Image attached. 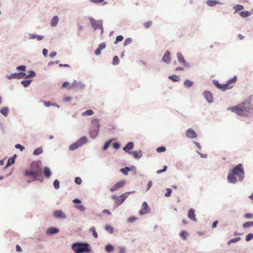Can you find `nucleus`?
Here are the masks:
<instances>
[{"label": "nucleus", "instance_id": "18", "mask_svg": "<svg viewBox=\"0 0 253 253\" xmlns=\"http://www.w3.org/2000/svg\"><path fill=\"white\" fill-rule=\"evenodd\" d=\"M136 159H139L142 156V152L141 150L139 151H133L130 152V154Z\"/></svg>", "mask_w": 253, "mask_h": 253}, {"label": "nucleus", "instance_id": "24", "mask_svg": "<svg viewBox=\"0 0 253 253\" xmlns=\"http://www.w3.org/2000/svg\"><path fill=\"white\" fill-rule=\"evenodd\" d=\"M59 231V229L56 227H51L49 228L47 230V234H55L58 233Z\"/></svg>", "mask_w": 253, "mask_h": 253}, {"label": "nucleus", "instance_id": "20", "mask_svg": "<svg viewBox=\"0 0 253 253\" xmlns=\"http://www.w3.org/2000/svg\"><path fill=\"white\" fill-rule=\"evenodd\" d=\"M54 216L56 218H66L65 214L61 211H56L54 212Z\"/></svg>", "mask_w": 253, "mask_h": 253}, {"label": "nucleus", "instance_id": "8", "mask_svg": "<svg viewBox=\"0 0 253 253\" xmlns=\"http://www.w3.org/2000/svg\"><path fill=\"white\" fill-rule=\"evenodd\" d=\"M203 95L208 103L211 104L213 101V97L212 93L209 90H205L203 92Z\"/></svg>", "mask_w": 253, "mask_h": 253}, {"label": "nucleus", "instance_id": "64", "mask_svg": "<svg viewBox=\"0 0 253 253\" xmlns=\"http://www.w3.org/2000/svg\"><path fill=\"white\" fill-rule=\"evenodd\" d=\"M197 152L200 155L201 157L204 158H207L208 157V155L207 154H202L200 153L199 151H197Z\"/></svg>", "mask_w": 253, "mask_h": 253}, {"label": "nucleus", "instance_id": "26", "mask_svg": "<svg viewBox=\"0 0 253 253\" xmlns=\"http://www.w3.org/2000/svg\"><path fill=\"white\" fill-rule=\"evenodd\" d=\"M239 15L242 18H245L249 17L251 15V13L248 11H242L239 13Z\"/></svg>", "mask_w": 253, "mask_h": 253}, {"label": "nucleus", "instance_id": "50", "mask_svg": "<svg viewBox=\"0 0 253 253\" xmlns=\"http://www.w3.org/2000/svg\"><path fill=\"white\" fill-rule=\"evenodd\" d=\"M124 39V37L122 35L117 36L116 40L114 42L115 44H117L119 42L122 41Z\"/></svg>", "mask_w": 253, "mask_h": 253}, {"label": "nucleus", "instance_id": "28", "mask_svg": "<svg viewBox=\"0 0 253 253\" xmlns=\"http://www.w3.org/2000/svg\"><path fill=\"white\" fill-rule=\"evenodd\" d=\"M16 157V155H15L12 158H10L7 161L6 166L5 167V169L10 166V165L13 164L15 163V158Z\"/></svg>", "mask_w": 253, "mask_h": 253}, {"label": "nucleus", "instance_id": "52", "mask_svg": "<svg viewBox=\"0 0 253 253\" xmlns=\"http://www.w3.org/2000/svg\"><path fill=\"white\" fill-rule=\"evenodd\" d=\"M143 25L146 29H148L152 25V22L151 21H148L144 23Z\"/></svg>", "mask_w": 253, "mask_h": 253}, {"label": "nucleus", "instance_id": "54", "mask_svg": "<svg viewBox=\"0 0 253 253\" xmlns=\"http://www.w3.org/2000/svg\"><path fill=\"white\" fill-rule=\"evenodd\" d=\"M137 219V217L134 216H131L128 218L127 222L132 223L134 222Z\"/></svg>", "mask_w": 253, "mask_h": 253}, {"label": "nucleus", "instance_id": "61", "mask_svg": "<svg viewBox=\"0 0 253 253\" xmlns=\"http://www.w3.org/2000/svg\"><path fill=\"white\" fill-rule=\"evenodd\" d=\"M15 147L17 149H20L21 151H23L25 149L24 146H23L19 144L16 145Z\"/></svg>", "mask_w": 253, "mask_h": 253}, {"label": "nucleus", "instance_id": "32", "mask_svg": "<svg viewBox=\"0 0 253 253\" xmlns=\"http://www.w3.org/2000/svg\"><path fill=\"white\" fill-rule=\"evenodd\" d=\"M58 22V17L57 16H55L52 19L50 22V25L52 27L55 26Z\"/></svg>", "mask_w": 253, "mask_h": 253}, {"label": "nucleus", "instance_id": "47", "mask_svg": "<svg viewBox=\"0 0 253 253\" xmlns=\"http://www.w3.org/2000/svg\"><path fill=\"white\" fill-rule=\"evenodd\" d=\"M253 239V233H249L246 236L245 240L247 242H249Z\"/></svg>", "mask_w": 253, "mask_h": 253}, {"label": "nucleus", "instance_id": "51", "mask_svg": "<svg viewBox=\"0 0 253 253\" xmlns=\"http://www.w3.org/2000/svg\"><path fill=\"white\" fill-rule=\"evenodd\" d=\"M212 84H214V86H215L217 88H218H218H219V87H220V86L221 84H220V83H219V82H218L217 80L214 79V80H213L212 81Z\"/></svg>", "mask_w": 253, "mask_h": 253}, {"label": "nucleus", "instance_id": "59", "mask_svg": "<svg viewBox=\"0 0 253 253\" xmlns=\"http://www.w3.org/2000/svg\"><path fill=\"white\" fill-rule=\"evenodd\" d=\"M75 181L76 184H81L82 180L80 177H76Z\"/></svg>", "mask_w": 253, "mask_h": 253}, {"label": "nucleus", "instance_id": "49", "mask_svg": "<svg viewBox=\"0 0 253 253\" xmlns=\"http://www.w3.org/2000/svg\"><path fill=\"white\" fill-rule=\"evenodd\" d=\"M112 146L115 149L118 150L121 147V144L119 142L116 141L112 144Z\"/></svg>", "mask_w": 253, "mask_h": 253}, {"label": "nucleus", "instance_id": "63", "mask_svg": "<svg viewBox=\"0 0 253 253\" xmlns=\"http://www.w3.org/2000/svg\"><path fill=\"white\" fill-rule=\"evenodd\" d=\"M218 220H215L212 224V225H211V228H215L216 226H217V224H218Z\"/></svg>", "mask_w": 253, "mask_h": 253}, {"label": "nucleus", "instance_id": "2", "mask_svg": "<svg viewBox=\"0 0 253 253\" xmlns=\"http://www.w3.org/2000/svg\"><path fill=\"white\" fill-rule=\"evenodd\" d=\"M31 169H26L24 171V174L25 176H31L32 179L28 180V182L39 180V177L42 175V168L40 164L37 162H33L31 164Z\"/></svg>", "mask_w": 253, "mask_h": 253}, {"label": "nucleus", "instance_id": "35", "mask_svg": "<svg viewBox=\"0 0 253 253\" xmlns=\"http://www.w3.org/2000/svg\"><path fill=\"white\" fill-rule=\"evenodd\" d=\"M43 172L44 174L45 177H49L51 175V171L47 167H45L43 169Z\"/></svg>", "mask_w": 253, "mask_h": 253}, {"label": "nucleus", "instance_id": "43", "mask_svg": "<svg viewBox=\"0 0 253 253\" xmlns=\"http://www.w3.org/2000/svg\"><path fill=\"white\" fill-rule=\"evenodd\" d=\"M42 153V149L41 147L36 148L33 152L34 155H39Z\"/></svg>", "mask_w": 253, "mask_h": 253}, {"label": "nucleus", "instance_id": "13", "mask_svg": "<svg viewBox=\"0 0 253 253\" xmlns=\"http://www.w3.org/2000/svg\"><path fill=\"white\" fill-rule=\"evenodd\" d=\"M186 135L187 137L190 138H195L197 137V133L191 128H189L186 130Z\"/></svg>", "mask_w": 253, "mask_h": 253}, {"label": "nucleus", "instance_id": "37", "mask_svg": "<svg viewBox=\"0 0 253 253\" xmlns=\"http://www.w3.org/2000/svg\"><path fill=\"white\" fill-rule=\"evenodd\" d=\"M99 120H100L96 118V137L99 133V127L101 126V124L99 123Z\"/></svg>", "mask_w": 253, "mask_h": 253}, {"label": "nucleus", "instance_id": "6", "mask_svg": "<svg viewBox=\"0 0 253 253\" xmlns=\"http://www.w3.org/2000/svg\"><path fill=\"white\" fill-rule=\"evenodd\" d=\"M87 138L85 136H83L74 143L70 145L69 146V149L72 151L75 150L85 143L87 142Z\"/></svg>", "mask_w": 253, "mask_h": 253}, {"label": "nucleus", "instance_id": "23", "mask_svg": "<svg viewBox=\"0 0 253 253\" xmlns=\"http://www.w3.org/2000/svg\"><path fill=\"white\" fill-rule=\"evenodd\" d=\"M115 247L111 244H108L105 246V250L108 253H111L114 251Z\"/></svg>", "mask_w": 253, "mask_h": 253}, {"label": "nucleus", "instance_id": "7", "mask_svg": "<svg viewBox=\"0 0 253 253\" xmlns=\"http://www.w3.org/2000/svg\"><path fill=\"white\" fill-rule=\"evenodd\" d=\"M126 184V181L125 179L120 180L115 184L110 189L111 192H114L122 187H123Z\"/></svg>", "mask_w": 253, "mask_h": 253}, {"label": "nucleus", "instance_id": "11", "mask_svg": "<svg viewBox=\"0 0 253 253\" xmlns=\"http://www.w3.org/2000/svg\"><path fill=\"white\" fill-rule=\"evenodd\" d=\"M134 148V143L130 141L127 143L123 147V150L128 154H130L131 150Z\"/></svg>", "mask_w": 253, "mask_h": 253}, {"label": "nucleus", "instance_id": "58", "mask_svg": "<svg viewBox=\"0 0 253 253\" xmlns=\"http://www.w3.org/2000/svg\"><path fill=\"white\" fill-rule=\"evenodd\" d=\"M153 185V182L152 181L149 180L147 184V186L146 188V191H148L150 190V189L151 188L152 186Z\"/></svg>", "mask_w": 253, "mask_h": 253}, {"label": "nucleus", "instance_id": "10", "mask_svg": "<svg viewBox=\"0 0 253 253\" xmlns=\"http://www.w3.org/2000/svg\"><path fill=\"white\" fill-rule=\"evenodd\" d=\"M176 56L178 59V61L180 63L182 64L183 66L186 68H189L190 65L186 61L183 56L182 55L181 52H177L176 53Z\"/></svg>", "mask_w": 253, "mask_h": 253}, {"label": "nucleus", "instance_id": "55", "mask_svg": "<svg viewBox=\"0 0 253 253\" xmlns=\"http://www.w3.org/2000/svg\"><path fill=\"white\" fill-rule=\"evenodd\" d=\"M93 113H94V112H93V110H87L86 111L84 112L82 114V115L83 116L91 115H93Z\"/></svg>", "mask_w": 253, "mask_h": 253}, {"label": "nucleus", "instance_id": "36", "mask_svg": "<svg viewBox=\"0 0 253 253\" xmlns=\"http://www.w3.org/2000/svg\"><path fill=\"white\" fill-rule=\"evenodd\" d=\"M43 37L42 36L38 35L36 34H32L30 35V39H37L38 41L42 40Z\"/></svg>", "mask_w": 253, "mask_h": 253}, {"label": "nucleus", "instance_id": "17", "mask_svg": "<svg viewBox=\"0 0 253 253\" xmlns=\"http://www.w3.org/2000/svg\"><path fill=\"white\" fill-rule=\"evenodd\" d=\"M106 46V44L105 42H103L100 43L97 48L96 49V56L99 55L101 53V51L105 48Z\"/></svg>", "mask_w": 253, "mask_h": 253}, {"label": "nucleus", "instance_id": "25", "mask_svg": "<svg viewBox=\"0 0 253 253\" xmlns=\"http://www.w3.org/2000/svg\"><path fill=\"white\" fill-rule=\"evenodd\" d=\"M188 236V234L185 230H182L179 233V236L184 241L186 240Z\"/></svg>", "mask_w": 253, "mask_h": 253}, {"label": "nucleus", "instance_id": "4", "mask_svg": "<svg viewBox=\"0 0 253 253\" xmlns=\"http://www.w3.org/2000/svg\"><path fill=\"white\" fill-rule=\"evenodd\" d=\"M230 170L239 177L240 181H243L245 177V171L242 164H239L235 166Z\"/></svg>", "mask_w": 253, "mask_h": 253}, {"label": "nucleus", "instance_id": "53", "mask_svg": "<svg viewBox=\"0 0 253 253\" xmlns=\"http://www.w3.org/2000/svg\"><path fill=\"white\" fill-rule=\"evenodd\" d=\"M131 42V39L130 38H127L125 40L124 42V45L127 46V45L129 44Z\"/></svg>", "mask_w": 253, "mask_h": 253}, {"label": "nucleus", "instance_id": "56", "mask_svg": "<svg viewBox=\"0 0 253 253\" xmlns=\"http://www.w3.org/2000/svg\"><path fill=\"white\" fill-rule=\"evenodd\" d=\"M31 82V80H26L22 81L21 84L25 86H28Z\"/></svg>", "mask_w": 253, "mask_h": 253}, {"label": "nucleus", "instance_id": "34", "mask_svg": "<svg viewBox=\"0 0 253 253\" xmlns=\"http://www.w3.org/2000/svg\"><path fill=\"white\" fill-rule=\"evenodd\" d=\"M253 226V221H249L245 222L243 224V227L248 228Z\"/></svg>", "mask_w": 253, "mask_h": 253}, {"label": "nucleus", "instance_id": "1", "mask_svg": "<svg viewBox=\"0 0 253 253\" xmlns=\"http://www.w3.org/2000/svg\"><path fill=\"white\" fill-rule=\"evenodd\" d=\"M251 101V99L249 97L241 104L228 108L227 110H230L238 115L248 117L253 114V108L250 104Z\"/></svg>", "mask_w": 253, "mask_h": 253}, {"label": "nucleus", "instance_id": "44", "mask_svg": "<svg viewBox=\"0 0 253 253\" xmlns=\"http://www.w3.org/2000/svg\"><path fill=\"white\" fill-rule=\"evenodd\" d=\"M43 103L45 107H49L50 106H56L57 107H59V106L58 105H56V104H54V103H51L49 101H43Z\"/></svg>", "mask_w": 253, "mask_h": 253}, {"label": "nucleus", "instance_id": "48", "mask_svg": "<svg viewBox=\"0 0 253 253\" xmlns=\"http://www.w3.org/2000/svg\"><path fill=\"white\" fill-rule=\"evenodd\" d=\"M244 217L248 219H253V213L248 212L244 215Z\"/></svg>", "mask_w": 253, "mask_h": 253}, {"label": "nucleus", "instance_id": "15", "mask_svg": "<svg viewBox=\"0 0 253 253\" xmlns=\"http://www.w3.org/2000/svg\"><path fill=\"white\" fill-rule=\"evenodd\" d=\"M126 199V197L125 196V195L124 194L120 195L118 198L117 200H116V201H115L114 206L116 208L120 206L124 202V201H125V200Z\"/></svg>", "mask_w": 253, "mask_h": 253}, {"label": "nucleus", "instance_id": "46", "mask_svg": "<svg viewBox=\"0 0 253 253\" xmlns=\"http://www.w3.org/2000/svg\"><path fill=\"white\" fill-rule=\"evenodd\" d=\"M172 193V189L170 188H167L166 189V192L165 193V196L166 197H169L170 196Z\"/></svg>", "mask_w": 253, "mask_h": 253}, {"label": "nucleus", "instance_id": "42", "mask_svg": "<svg viewBox=\"0 0 253 253\" xmlns=\"http://www.w3.org/2000/svg\"><path fill=\"white\" fill-rule=\"evenodd\" d=\"M241 240L240 237H236L233 239H230L227 243L228 245L231 244V243H236Z\"/></svg>", "mask_w": 253, "mask_h": 253}, {"label": "nucleus", "instance_id": "57", "mask_svg": "<svg viewBox=\"0 0 253 253\" xmlns=\"http://www.w3.org/2000/svg\"><path fill=\"white\" fill-rule=\"evenodd\" d=\"M53 184L56 189H58L59 188V181L57 179L54 181Z\"/></svg>", "mask_w": 253, "mask_h": 253}, {"label": "nucleus", "instance_id": "21", "mask_svg": "<svg viewBox=\"0 0 253 253\" xmlns=\"http://www.w3.org/2000/svg\"><path fill=\"white\" fill-rule=\"evenodd\" d=\"M207 4L209 6L213 7L217 4H221V3L217 0H208L207 1Z\"/></svg>", "mask_w": 253, "mask_h": 253}, {"label": "nucleus", "instance_id": "12", "mask_svg": "<svg viewBox=\"0 0 253 253\" xmlns=\"http://www.w3.org/2000/svg\"><path fill=\"white\" fill-rule=\"evenodd\" d=\"M236 175L230 170L227 176L228 181L231 183H235L237 181Z\"/></svg>", "mask_w": 253, "mask_h": 253}, {"label": "nucleus", "instance_id": "3", "mask_svg": "<svg viewBox=\"0 0 253 253\" xmlns=\"http://www.w3.org/2000/svg\"><path fill=\"white\" fill-rule=\"evenodd\" d=\"M72 248L75 253H89L90 252L89 245L86 243H74L72 245Z\"/></svg>", "mask_w": 253, "mask_h": 253}, {"label": "nucleus", "instance_id": "27", "mask_svg": "<svg viewBox=\"0 0 253 253\" xmlns=\"http://www.w3.org/2000/svg\"><path fill=\"white\" fill-rule=\"evenodd\" d=\"M169 79L173 82H177L180 80V77L176 75L169 76Z\"/></svg>", "mask_w": 253, "mask_h": 253}, {"label": "nucleus", "instance_id": "62", "mask_svg": "<svg viewBox=\"0 0 253 253\" xmlns=\"http://www.w3.org/2000/svg\"><path fill=\"white\" fill-rule=\"evenodd\" d=\"M193 143L198 147L199 149H201V146L200 144L197 141H193Z\"/></svg>", "mask_w": 253, "mask_h": 253}, {"label": "nucleus", "instance_id": "31", "mask_svg": "<svg viewBox=\"0 0 253 253\" xmlns=\"http://www.w3.org/2000/svg\"><path fill=\"white\" fill-rule=\"evenodd\" d=\"M237 80V77L236 76H234L232 79L228 80L226 82L228 86H230V85L232 84H234Z\"/></svg>", "mask_w": 253, "mask_h": 253}, {"label": "nucleus", "instance_id": "14", "mask_svg": "<svg viewBox=\"0 0 253 253\" xmlns=\"http://www.w3.org/2000/svg\"><path fill=\"white\" fill-rule=\"evenodd\" d=\"M171 60V55L170 52L169 50H167L164 55H163L162 60L163 62L166 63V64H169Z\"/></svg>", "mask_w": 253, "mask_h": 253}, {"label": "nucleus", "instance_id": "30", "mask_svg": "<svg viewBox=\"0 0 253 253\" xmlns=\"http://www.w3.org/2000/svg\"><path fill=\"white\" fill-rule=\"evenodd\" d=\"M194 84V82L190 80H185L183 83V84L186 87H190L192 86Z\"/></svg>", "mask_w": 253, "mask_h": 253}, {"label": "nucleus", "instance_id": "9", "mask_svg": "<svg viewBox=\"0 0 253 253\" xmlns=\"http://www.w3.org/2000/svg\"><path fill=\"white\" fill-rule=\"evenodd\" d=\"M150 211V209L148 207L146 202H143L142 204L141 209L139 211L140 215H143L149 213Z\"/></svg>", "mask_w": 253, "mask_h": 253}, {"label": "nucleus", "instance_id": "60", "mask_svg": "<svg viewBox=\"0 0 253 253\" xmlns=\"http://www.w3.org/2000/svg\"><path fill=\"white\" fill-rule=\"evenodd\" d=\"M16 69L18 70L25 71L26 69V66L25 65H21L17 67Z\"/></svg>", "mask_w": 253, "mask_h": 253}, {"label": "nucleus", "instance_id": "38", "mask_svg": "<svg viewBox=\"0 0 253 253\" xmlns=\"http://www.w3.org/2000/svg\"><path fill=\"white\" fill-rule=\"evenodd\" d=\"M9 112V109L7 107H5L3 108H2L0 110V113L5 117L7 116L8 115Z\"/></svg>", "mask_w": 253, "mask_h": 253}, {"label": "nucleus", "instance_id": "22", "mask_svg": "<svg viewBox=\"0 0 253 253\" xmlns=\"http://www.w3.org/2000/svg\"><path fill=\"white\" fill-rule=\"evenodd\" d=\"M99 29L101 30V34L103 33V27L102 21L101 20H96V30Z\"/></svg>", "mask_w": 253, "mask_h": 253}, {"label": "nucleus", "instance_id": "19", "mask_svg": "<svg viewBox=\"0 0 253 253\" xmlns=\"http://www.w3.org/2000/svg\"><path fill=\"white\" fill-rule=\"evenodd\" d=\"M115 140H116L115 138H112L106 141L102 147V150L103 151H106L112 142Z\"/></svg>", "mask_w": 253, "mask_h": 253}, {"label": "nucleus", "instance_id": "41", "mask_svg": "<svg viewBox=\"0 0 253 253\" xmlns=\"http://www.w3.org/2000/svg\"><path fill=\"white\" fill-rule=\"evenodd\" d=\"M120 60L119 57L117 56H114L112 61V64L113 65H117L119 64Z\"/></svg>", "mask_w": 253, "mask_h": 253}, {"label": "nucleus", "instance_id": "45", "mask_svg": "<svg viewBox=\"0 0 253 253\" xmlns=\"http://www.w3.org/2000/svg\"><path fill=\"white\" fill-rule=\"evenodd\" d=\"M166 148L164 146H161L158 147L156 149V151L158 153L164 152L166 151Z\"/></svg>", "mask_w": 253, "mask_h": 253}, {"label": "nucleus", "instance_id": "16", "mask_svg": "<svg viewBox=\"0 0 253 253\" xmlns=\"http://www.w3.org/2000/svg\"><path fill=\"white\" fill-rule=\"evenodd\" d=\"M187 216L191 220L194 221H197V219L196 217L195 211L194 209L191 208L188 210Z\"/></svg>", "mask_w": 253, "mask_h": 253}, {"label": "nucleus", "instance_id": "40", "mask_svg": "<svg viewBox=\"0 0 253 253\" xmlns=\"http://www.w3.org/2000/svg\"><path fill=\"white\" fill-rule=\"evenodd\" d=\"M120 171L122 172L124 175H127L128 171H129V169L128 167H126L124 168L121 169H120Z\"/></svg>", "mask_w": 253, "mask_h": 253}, {"label": "nucleus", "instance_id": "5", "mask_svg": "<svg viewBox=\"0 0 253 253\" xmlns=\"http://www.w3.org/2000/svg\"><path fill=\"white\" fill-rule=\"evenodd\" d=\"M36 75L34 71H30V74L26 75L25 73H14L11 74L10 76H7L6 77L8 79H21L24 78L34 77Z\"/></svg>", "mask_w": 253, "mask_h": 253}, {"label": "nucleus", "instance_id": "39", "mask_svg": "<svg viewBox=\"0 0 253 253\" xmlns=\"http://www.w3.org/2000/svg\"><path fill=\"white\" fill-rule=\"evenodd\" d=\"M105 230L108 231L110 233L112 234L114 232L113 227L109 224L106 225L105 226Z\"/></svg>", "mask_w": 253, "mask_h": 253}, {"label": "nucleus", "instance_id": "29", "mask_svg": "<svg viewBox=\"0 0 253 253\" xmlns=\"http://www.w3.org/2000/svg\"><path fill=\"white\" fill-rule=\"evenodd\" d=\"M233 8L235 10V13H237L238 11L244 9V7L243 5L241 4H236L233 6Z\"/></svg>", "mask_w": 253, "mask_h": 253}, {"label": "nucleus", "instance_id": "33", "mask_svg": "<svg viewBox=\"0 0 253 253\" xmlns=\"http://www.w3.org/2000/svg\"><path fill=\"white\" fill-rule=\"evenodd\" d=\"M233 86H228L227 84H221L219 88L218 89L221 90V91H225L227 89H231L232 88Z\"/></svg>", "mask_w": 253, "mask_h": 253}]
</instances>
